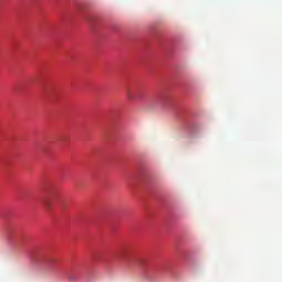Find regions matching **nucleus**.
Listing matches in <instances>:
<instances>
[{"label": "nucleus", "mask_w": 282, "mask_h": 282, "mask_svg": "<svg viewBox=\"0 0 282 282\" xmlns=\"http://www.w3.org/2000/svg\"><path fill=\"white\" fill-rule=\"evenodd\" d=\"M44 206L45 208H47V210H50V208H52V204L50 202H44Z\"/></svg>", "instance_id": "f03ea898"}, {"label": "nucleus", "mask_w": 282, "mask_h": 282, "mask_svg": "<svg viewBox=\"0 0 282 282\" xmlns=\"http://www.w3.org/2000/svg\"><path fill=\"white\" fill-rule=\"evenodd\" d=\"M127 96H128V100H135V95L133 94V91L128 90Z\"/></svg>", "instance_id": "f257e3e1"}]
</instances>
